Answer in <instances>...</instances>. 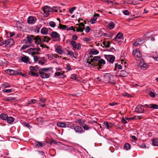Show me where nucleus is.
I'll use <instances>...</instances> for the list:
<instances>
[{
  "label": "nucleus",
  "instance_id": "obj_54",
  "mask_svg": "<svg viewBox=\"0 0 158 158\" xmlns=\"http://www.w3.org/2000/svg\"><path fill=\"white\" fill-rule=\"evenodd\" d=\"M123 13L125 15H129L130 14V13L127 10H124L123 11Z\"/></svg>",
  "mask_w": 158,
  "mask_h": 158
},
{
  "label": "nucleus",
  "instance_id": "obj_56",
  "mask_svg": "<svg viewBox=\"0 0 158 158\" xmlns=\"http://www.w3.org/2000/svg\"><path fill=\"white\" fill-rule=\"evenodd\" d=\"M76 9V7H73L71 8L69 10V12L70 13L72 14L73 13V12L74 10H75Z\"/></svg>",
  "mask_w": 158,
  "mask_h": 158
},
{
  "label": "nucleus",
  "instance_id": "obj_42",
  "mask_svg": "<svg viewBox=\"0 0 158 158\" xmlns=\"http://www.w3.org/2000/svg\"><path fill=\"white\" fill-rule=\"evenodd\" d=\"M36 102V100L35 99H31L28 101L27 103L29 104H33L35 103Z\"/></svg>",
  "mask_w": 158,
  "mask_h": 158
},
{
  "label": "nucleus",
  "instance_id": "obj_20",
  "mask_svg": "<svg viewBox=\"0 0 158 158\" xmlns=\"http://www.w3.org/2000/svg\"><path fill=\"white\" fill-rule=\"evenodd\" d=\"M56 51L60 54H62L63 53V51L62 50L61 47L59 46H57L55 47Z\"/></svg>",
  "mask_w": 158,
  "mask_h": 158
},
{
  "label": "nucleus",
  "instance_id": "obj_25",
  "mask_svg": "<svg viewBox=\"0 0 158 158\" xmlns=\"http://www.w3.org/2000/svg\"><path fill=\"white\" fill-rule=\"evenodd\" d=\"M41 40L42 43L43 42L48 43L49 40H50V39L46 36H41Z\"/></svg>",
  "mask_w": 158,
  "mask_h": 158
},
{
  "label": "nucleus",
  "instance_id": "obj_5",
  "mask_svg": "<svg viewBox=\"0 0 158 158\" xmlns=\"http://www.w3.org/2000/svg\"><path fill=\"white\" fill-rule=\"evenodd\" d=\"M40 50V48L38 47L35 48H31L27 50V52L32 56H33L35 54H38Z\"/></svg>",
  "mask_w": 158,
  "mask_h": 158
},
{
  "label": "nucleus",
  "instance_id": "obj_1",
  "mask_svg": "<svg viewBox=\"0 0 158 158\" xmlns=\"http://www.w3.org/2000/svg\"><path fill=\"white\" fill-rule=\"evenodd\" d=\"M100 58H101L99 56H95L93 59L91 58L90 59L89 58L87 61L85 62V64L87 67H89L90 68H94L95 66L94 63V61H97L98 62L99 60H100Z\"/></svg>",
  "mask_w": 158,
  "mask_h": 158
},
{
  "label": "nucleus",
  "instance_id": "obj_39",
  "mask_svg": "<svg viewBox=\"0 0 158 158\" xmlns=\"http://www.w3.org/2000/svg\"><path fill=\"white\" fill-rule=\"evenodd\" d=\"M123 37L122 34L121 32H119L116 35V38L118 39H121Z\"/></svg>",
  "mask_w": 158,
  "mask_h": 158
},
{
  "label": "nucleus",
  "instance_id": "obj_2",
  "mask_svg": "<svg viewBox=\"0 0 158 158\" xmlns=\"http://www.w3.org/2000/svg\"><path fill=\"white\" fill-rule=\"evenodd\" d=\"M54 9L52 7L48 6H45L42 8L43 11L44 13V15L45 16H48L49 15V13L52 12L54 10L56 12L57 11V10L56 9L57 8L56 7H53Z\"/></svg>",
  "mask_w": 158,
  "mask_h": 158
},
{
  "label": "nucleus",
  "instance_id": "obj_14",
  "mask_svg": "<svg viewBox=\"0 0 158 158\" xmlns=\"http://www.w3.org/2000/svg\"><path fill=\"white\" fill-rule=\"evenodd\" d=\"M133 55L135 57H136L138 58H140L142 56V54L140 51L138 49L133 51Z\"/></svg>",
  "mask_w": 158,
  "mask_h": 158
},
{
  "label": "nucleus",
  "instance_id": "obj_17",
  "mask_svg": "<svg viewBox=\"0 0 158 158\" xmlns=\"http://www.w3.org/2000/svg\"><path fill=\"white\" fill-rule=\"evenodd\" d=\"M36 18L33 16H30L27 19L28 23L31 24H33L35 23Z\"/></svg>",
  "mask_w": 158,
  "mask_h": 158
},
{
  "label": "nucleus",
  "instance_id": "obj_24",
  "mask_svg": "<svg viewBox=\"0 0 158 158\" xmlns=\"http://www.w3.org/2000/svg\"><path fill=\"white\" fill-rule=\"evenodd\" d=\"M140 64L141 69L143 70L146 69L148 67V64H147L144 63L143 61V63L141 61Z\"/></svg>",
  "mask_w": 158,
  "mask_h": 158
},
{
  "label": "nucleus",
  "instance_id": "obj_38",
  "mask_svg": "<svg viewBox=\"0 0 158 158\" xmlns=\"http://www.w3.org/2000/svg\"><path fill=\"white\" fill-rule=\"evenodd\" d=\"M41 33L44 35H46L48 33V30L46 28H43L41 31Z\"/></svg>",
  "mask_w": 158,
  "mask_h": 158
},
{
  "label": "nucleus",
  "instance_id": "obj_27",
  "mask_svg": "<svg viewBox=\"0 0 158 158\" xmlns=\"http://www.w3.org/2000/svg\"><path fill=\"white\" fill-rule=\"evenodd\" d=\"M115 27V24L114 23L111 22L109 23L108 27V28L110 30L113 29Z\"/></svg>",
  "mask_w": 158,
  "mask_h": 158
},
{
  "label": "nucleus",
  "instance_id": "obj_11",
  "mask_svg": "<svg viewBox=\"0 0 158 158\" xmlns=\"http://www.w3.org/2000/svg\"><path fill=\"white\" fill-rule=\"evenodd\" d=\"M77 123H79L80 125L82 126L83 128H89L88 126L85 124V121L83 120L78 119L76 121Z\"/></svg>",
  "mask_w": 158,
  "mask_h": 158
},
{
  "label": "nucleus",
  "instance_id": "obj_30",
  "mask_svg": "<svg viewBox=\"0 0 158 158\" xmlns=\"http://www.w3.org/2000/svg\"><path fill=\"white\" fill-rule=\"evenodd\" d=\"M98 65L99 66V67H100V68H101V66L102 65V64H106V62L103 59L100 58V60H99L98 62Z\"/></svg>",
  "mask_w": 158,
  "mask_h": 158
},
{
  "label": "nucleus",
  "instance_id": "obj_19",
  "mask_svg": "<svg viewBox=\"0 0 158 158\" xmlns=\"http://www.w3.org/2000/svg\"><path fill=\"white\" fill-rule=\"evenodd\" d=\"M99 16V14H95L93 17L90 20V23L92 24L95 23V21L97 20V17Z\"/></svg>",
  "mask_w": 158,
  "mask_h": 158
},
{
  "label": "nucleus",
  "instance_id": "obj_40",
  "mask_svg": "<svg viewBox=\"0 0 158 158\" xmlns=\"http://www.w3.org/2000/svg\"><path fill=\"white\" fill-rule=\"evenodd\" d=\"M149 108L153 109H158V106L156 104H151L149 105Z\"/></svg>",
  "mask_w": 158,
  "mask_h": 158
},
{
  "label": "nucleus",
  "instance_id": "obj_51",
  "mask_svg": "<svg viewBox=\"0 0 158 158\" xmlns=\"http://www.w3.org/2000/svg\"><path fill=\"white\" fill-rule=\"evenodd\" d=\"M23 124L24 126L27 128H29L30 127H31L28 123H26V122H23Z\"/></svg>",
  "mask_w": 158,
  "mask_h": 158
},
{
  "label": "nucleus",
  "instance_id": "obj_23",
  "mask_svg": "<svg viewBox=\"0 0 158 158\" xmlns=\"http://www.w3.org/2000/svg\"><path fill=\"white\" fill-rule=\"evenodd\" d=\"M57 126L59 127H66L67 124L64 122H58L57 124Z\"/></svg>",
  "mask_w": 158,
  "mask_h": 158
},
{
  "label": "nucleus",
  "instance_id": "obj_49",
  "mask_svg": "<svg viewBox=\"0 0 158 158\" xmlns=\"http://www.w3.org/2000/svg\"><path fill=\"white\" fill-rule=\"evenodd\" d=\"M10 86V85L8 83H6L2 85V87L4 88L9 87Z\"/></svg>",
  "mask_w": 158,
  "mask_h": 158
},
{
  "label": "nucleus",
  "instance_id": "obj_36",
  "mask_svg": "<svg viewBox=\"0 0 158 158\" xmlns=\"http://www.w3.org/2000/svg\"><path fill=\"white\" fill-rule=\"evenodd\" d=\"M102 44L106 48L110 47V43L109 41H103Z\"/></svg>",
  "mask_w": 158,
  "mask_h": 158
},
{
  "label": "nucleus",
  "instance_id": "obj_52",
  "mask_svg": "<svg viewBox=\"0 0 158 158\" xmlns=\"http://www.w3.org/2000/svg\"><path fill=\"white\" fill-rule=\"evenodd\" d=\"M11 89H4L2 90L3 92L4 93H10L12 92Z\"/></svg>",
  "mask_w": 158,
  "mask_h": 158
},
{
  "label": "nucleus",
  "instance_id": "obj_10",
  "mask_svg": "<svg viewBox=\"0 0 158 158\" xmlns=\"http://www.w3.org/2000/svg\"><path fill=\"white\" fill-rule=\"evenodd\" d=\"M51 36L52 39H55V41L58 40L60 39V35L57 32L55 31L52 32L51 35Z\"/></svg>",
  "mask_w": 158,
  "mask_h": 158
},
{
  "label": "nucleus",
  "instance_id": "obj_46",
  "mask_svg": "<svg viewBox=\"0 0 158 158\" xmlns=\"http://www.w3.org/2000/svg\"><path fill=\"white\" fill-rule=\"evenodd\" d=\"M35 146L38 148H40L42 147V145L40 142L37 141L35 143Z\"/></svg>",
  "mask_w": 158,
  "mask_h": 158
},
{
  "label": "nucleus",
  "instance_id": "obj_60",
  "mask_svg": "<svg viewBox=\"0 0 158 158\" xmlns=\"http://www.w3.org/2000/svg\"><path fill=\"white\" fill-rule=\"evenodd\" d=\"M34 60L35 62H36L38 60V57L37 56H33Z\"/></svg>",
  "mask_w": 158,
  "mask_h": 158
},
{
  "label": "nucleus",
  "instance_id": "obj_12",
  "mask_svg": "<svg viewBox=\"0 0 158 158\" xmlns=\"http://www.w3.org/2000/svg\"><path fill=\"white\" fill-rule=\"evenodd\" d=\"M70 43L74 48L78 50L81 49V44H80L78 43L77 44L76 42L74 41H71L70 42Z\"/></svg>",
  "mask_w": 158,
  "mask_h": 158
},
{
  "label": "nucleus",
  "instance_id": "obj_15",
  "mask_svg": "<svg viewBox=\"0 0 158 158\" xmlns=\"http://www.w3.org/2000/svg\"><path fill=\"white\" fill-rule=\"evenodd\" d=\"M5 72L6 73L10 75H16L18 74V72L12 69H7L5 70Z\"/></svg>",
  "mask_w": 158,
  "mask_h": 158
},
{
  "label": "nucleus",
  "instance_id": "obj_22",
  "mask_svg": "<svg viewBox=\"0 0 158 158\" xmlns=\"http://www.w3.org/2000/svg\"><path fill=\"white\" fill-rule=\"evenodd\" d=\"M21 60L23 62L26 63L30 62L29 57L26 56L24 55L22 57Z\"/></svg>",
  "mask_w": 158,
  "mask_h": 158
},
{
  "label": "nucleus",
  "instance_id": "obj_48",
  "mask_svg": "<svg viewBox=\"0 0 158 158\" xmlns=\"http://www.w3.org/2000/svg\"><path fill=\"white\" fill-rule=\"evenodd\" d=\"M5 60L3 58L0 59V66L4 64Z\"/></svg>",
  "mask_w": 158,
  "mask_h": 158
},
{
  "label": "nucleus",
  "instance_id": "obj_35",
  "mask_svg": "<svg viewBox=\"0 0 158 158\" xmlns=\"http://www.w3.org/2000/svg\"><path fill=\"white\" fill-rule=\"evenodd\" d=\"M152 144L154 146H158V139H154L152 140Z\"/></svg>",
  "mask_w": 158,
  "mask_h": 158
},
{
  "label": "nucleus",
  "instance_id": "obj_16",
  "mask_svg": "<svg viewBox=\"0 0 158 158\" xmlns=\"http://www.w3.org/2000/svg\"><path fill=\"white\" fill-rule=\"evenodd\" d=\"M40 76L42 78H48L50 76V74L49 73H46L41 71H39V72Z\"/></svg>",
  "mask_w": 158,
  "mask_h": 158
},
{
  "label": "nucleus",
  "instance_id": "obj_7",
  "mask_svg": "<svg viewBox=\"0 0 158 158\" xmlns=\"http://www.w3.org/2000/svg\"><path fill=\"white\" fill-rule=\"evenodd\" d=\"M33 39L35 40V42L37 45H40V46L42 48L44 47V45L42 44L41 37L37 36L33 38Z\"/></svg>",
  "mask_w": 158,
  "mask_h": 158
},
{
  "label": "nucleus",
  "instance_id": "obj_47",
  "mask_svg": "<svg viewBox=\"0 0 158 158\" xmlns=\"http://www.w3.org/2000/svg\"><path fill=\"white\" fill-rule=\"evenodd\" d=\"M66 52H67V54H68V55L70 56H73L74 57H75V56L74 55L73 52H71L70 51L68 50H67L66 51Z\"/></svg>",
  "mask_w": 158,
  "mask_h": 158
},
{
  "label": "nucleus",
  "instance_id": "obj_64",
  "mask_svg": "<svg viewBox=\"0 0 158 158\" xmlns=\"http://www.w3.org/2000/svg\"><path fill=\"white\" fill-rule=\"evenodd\" d=\"M118 103L115 102H112V103H110L109 104V105L111 106H114L115 105H117Z\"/></svg>",
  "mask_w": 158,
  "mask_h": 158
},
{
  "label": "nucleus",
  "instance_id": "obj_18",
  "mask_svg": "<svg viewBox=\"0 0 158 158\" xmlns=\"http://www.w3.org/2000/svg\"><path fill=\"white\" fill-rule=\"evenodd\" d=\"M118 76L121 77H125L127 76V73L124 70H120L118 72Z\"/></svg>",
  "mask_w": 158,
  "mask_h": 158
},
{
  "label": "nucleus",
  "instance_id": "obj_61",
  "mask_svg": "<svg viewBox=\"0 0 158 158\" xmlns=\"http://www.w3.org/2000/svg\"><path fill=\"white\" fill-rule=\"evenodd\" d=\"M40 101L42 103H45L46 101V99L44 98H40Z\"/></svg>",
  "mask_w": 158,
  "mask_h": 158
},
{
  "label": "nucleus",
  "instance_id": "obj_59",
  "mask_svg": "<svg viewBox=\"0 0 158 158\" xmlns=\"http://www.w3.org/2000/svg\"><path fill=\"white\" fill-rule=\"evenodd\" d=\"M90 31V28L88 26H87L86 27L85 29V31L86 33H88Z\"/></svg>",
  "mask_w": 158,
  "mask_h": 158
},
{
  "label": "nucleus",
  "instance_id": "obj_57",
  "mask_svg": "<svg viewBox=\"0 0 158 158\" xmlns=\"http://www.w3.org/2000/svg\"><path fill=\"white\" fill-rule=\"evenodd\" d=\"M18 74H19L20 75L26 78H27L28 76L27 75L24 74H23L21 73H18Z\"/></svg>",
  "mask_w": 158,
  "mask_h": 158
},
{
  "label": "nucleus",
  "instance_id": "obj_43",
  "mask_svg": "<svg viewBox=\"0 0 158 158\" xmlns=\"http://www.w3.org/2000/svg\"><path fill=\"white\" fill-rule=\"evenodd\" d=\"M103 126H104L105 128H109L110 127L108 122L106 121L104 122Z\"/></svg>",
  "mask_w": 158,
  "mask_h": 158
},
{
  "label": "nucleus",
  "instance_id": "obj_13",
  "mask_svg": "<svg viewBox=\"0 0 158 158\" xmlns=\"http://www.w3.org/2000/svg\"><path fill=\"white\" fill-rule=\"evenodd\" d=\"M135 111L136 112L140 113L144 111V106L141 105H138L135 108Z\"/></svg>",
  "mask_w": 158,
  "mask_h": 158
},
{
  "label": "nucleus",
  "instance_id": "obj_21",
  "mask_svg": "<svg viewBox=\"0 0 158 158\" xmlns=\"http://www.w3.org/2000/svg\"><path fill=\"white\" fill-rule=\"evenodd\" d=\"M64 72H58L55 73V75L56 77H58L59 78H63L64 77Z\"/></svg>",
  "mask_w": 158,
  "mask_h": 158
},
{
  "label": "nucleus",
  "instance_id": "obj_29",
  "mask_svg": "<svg viewBox=\"0 0 158 158\" xmlns=\"http://www.w3.org/2000/svg\"><path fill=\"white\" fill-rule=\"evenodd\" d=\"M103 35L106 38L108 39L109 38H112L113 36V34L111 33H105L103 34Z\"/></svg>",
  "mask_w": 158,
  "mask_h": 158
},
{
  "label": "nucleus",
  "instance_id": "obj_44",
  "mask_svg": "<svg viewBox=\"0 0 158 158\" xmlns=\"http://www.w3.org/2000/svg\"><path fill=\"white\" fill-rule=\"evenodd\" d=\"M51 69L50 68H43L42 69H40V71H43L44 72H46L48 71L49 70Z\"/></svg>",
  "mask_w": 158,
  "mask_h": 158
},
{
  "label": "nucleus",
  "instance_id": "obj_34",
  "mask_svg": "<svg viewBox=\"0 0 158 158\" xmlns=\"http://www.w3.org/2000/svg\"><path fill=\"white\" fill-rule=\"evenodd\" d=\"M58 28L62 30H67V29L68 27L65 25H63L60 23Z\"/></svg>",
  "mask_w": 158,
  "mask_h": 158
},
{
  "label": "nucleus",
  "instance_id": "obj_8",
  "mask_svg": "<svg viewBox=\"0 0 158 158\" xmlns=\"http://www.w3.org/2000/svg\"><path fill=\"white\" fill-rule=\"evenodd\" d=\"M104 80L106 83H112L113 80L112 76L110 74H106L104 76Z\"/></svg>",
  "mask_w": 158,
  "mask_h": 158
},
{
  "label": "nucleus",
  "instance_id": "obj_26",
  "mask_svg": "<svg viewBox=\"0 0 158 158\" xmlns=\"http://www.w3.org/2000/svg\"><path fill=\"white\" fill-rule=\"evenodd\" d=\"M33 38H34V36L33 35L27 36L26 38L28 42L29 43H31L32 42V40H34L33 39Z\"/></svg>",
  "mask_w": 158,
  "mask_h": 158
},
{
  "label": "nucleus",
  "instance_id": "obj_6",
  "mask_svg": "<svg viewBox=\"0 0 158 158\" xmlns=\"http://www.w3.org/2000/svg\"><path fill=\"white\" fill-rule=\"evenodd\" d=\"M76 25L77 26L74 28L73 27V30H72L74 31H77V32H83L84 29L85 25L83 23H81L79 24H77Z\"/></svg>",
  "mask_w": 158,
  "mask_h": 158
},
{
  "label": "nucleus",
  "instance_id": "obj_50",
  "mask_svg": "<svg viewBox=\"0 0 158 158\" xmlns=\"http://www.w3.org/2000/svg\"><path fill=\"white\" fill-rule=\"evenodd\" d=\"M151 35L150 33H148L145 34L144 35L143 37L145 38H147L150 37L151 36Z\"/></svg>",
  "mask_w": 158,
  "mask_h": 158
},
{
  "label": "nucleus",
  "instance_id": "obj_62",
  "mask_svg": "<svg viewBox=\"0 0 158 158\" xmlns=\"http://www.w3.org/2000/svg\"><path fill=\"white\" fill-rule=\"evenodd\" d=\"M66 69H67L68 71H69L71 70V69L70 65L69 64H66Z\"/></svg>",
  "mask_w": 158,
  "mask_h": 158
},
{
  "label": "nucleus",
  "instance_id": "obj_33",
  "mask_svg": "<svg viewBox=\"0 0 158 158\" xmlns=\"http://www.w3.org/2000/svg\"><path fill=\"white\" fill-rule=\"evenodd\" d=\"M14 118L13 117H8L7 118L6 120H7V122L8 123H11L14 122Z\"/></svg>",
  "mask_w": 158,
  "mask_h": 158
},
{
  "label": "nucleus",
  "instance_id": "obj_58",
  "mask_svg": "<svg viewBox=\"0 0 158 158\" xmlns=\"http://www.w3.org/2000/svg\"><path fill=\"white\" fill-rule=\"evenodd\" d=\"M149 95L151 97L153 98H154L155 96V94L152 92H150Z\"/></svg>",
  "mask_w": 158,
  "mask_h": 158
},
{
  "label": "nucleus",
  "instance_id": "obj_63",
  "mask_svg": "<svg viewBox=\"0 0 158 158\" xmlns=\"http://www.w3.org/2000/svg\"><path fill=\"white\" fill-rule=\"evenodd\" d=\"M133 118V120L134 119H140L141 118L140 117H139V116H135L133 117H132Z\"/></svg>",
  "mask_w": 158,
  "mask_h": 158
},
{
  "label": "nucleus",
  "instance_id": "obj_37",
  "mask_svg": "<svg viewBox=\"0 0 158 158\" xmlns=\"http://www.w3.org/2000/svg\"><path fill=\"white\" fill-rule=\"evenodd\" d=\"M130 145L128 143H125L124 146V149L126 150H128L131 148Z\"/></svg>",
  "mask_w": 158,
  "mask_h": 158
},
{
  "label": "nucleus",
  "instance_id": "obj_45",
  "mask_svg": "<svg viewBox=\"0 0 158 158\" xmlns=\"http://www.w3.org/2000/svg\"><path fill=\"white\" fill-rule=\"evenodd\" d=\"M49 26L51 27H54L56 26V23L54 22L51 21L49 23Z\"/></svg>",
  "mask_w": 158,
  "mask_h": 158
},
{
  "label": "nucleus",
  "instance_id": "obj_31",
  "mask_svg": "<svg viewBox=\"0 0 158 158\" xmlns=\"http://www.w3.org/2000/svg\"><path fill=\"white\" fill-rule=\"evenodd\" d=\"M106 56L109 58V61L110 62L113 63L114 62L115 60V57L113 56Z\"/></svg>",
  "mask_w": 158,
  "mask_h": 158
},
{
  "label": "nucleus",
  "instance_id": "obj_55",
  "mask_svg": "<svg viewBox=\"0 0 158 158\" xmlns=\"http://www.w3.org/2000/svg\"><path fill=\"white\" fill-rule=\"evenodd\" d=\"M47 56L48 59L50 60H52L53 58L52 54H48L47 55Z\"/></svg>",
  "mask_w": 158,
  "mask_h": 158
},
{
  "label": "nucleus",
  "instance_id": "obj_3",
  "mask_svg": "<svg viewBox=\"0 0 158 158\" xmlns=\"http://www.w3.org/2000/svg\"><path fill=\"white\" fill-rule=\"evenodd\" d=\"M30 71L28 72V74L34 76L38 77L39 76V74L38 73H35L37 71L39 70V68L37 65L35 66H31L29 67Z\"/></svg>",
  "mask_w": 158,
  "mask_h": 158
},
{
  "label": "nucleus",
  "instance_id": "obj_53",
  "mask_svg": "<svg viewBox=\"0 0 158 158\" xmlns=\"http://www.w3.org/2000/svg\"><path fill=\"white\" fill-rule=\"evenodd\" d=\"M29 46V45L27 46L26 45H23L21 48L20 50H23L24 49H26Z\"/></svg>",
  "mask_w": 158,
  "mask_h": 158
},
{
  "label": "nucleus",
  "instance_id": "obj_9",
  "mask_svg": "<svg viewBox=\"0 0 158 158\" xmlns=\"http://www.w3.org/2000/svg\"><path fill=\"white\" fill-rule=\"evenodd\" d=\"M145 41V39L143 38H140L136 40L134 43V45L135 46H139L142 45Z\"/></svg>",
  "mask_w": 158,
  "mask_h": 158
},
{
  "label": "nucleus",
  "instance_id": "obj_41",
  "mask_svg": "<svg viewBox=\"0 0 158 158\" xmlns=\"http://www.w3.org/2000/svg\"><path fill=\"white\" fill-rule=\"evenodd\" d=\"M77 133H81L84 132V131L83 129H74Z\"/></svg>",
  "mask_w": 158,
  "mask_h": 158
},
{
  "label": "nucleus",
  "instance_id": "obj_32",
  "mask_svg": "<svg viewBox=\"0 0 158 158\" xmlns=\"http://www.w3.org/2000/svg\"><path fill=\"white\" fill-rule=\"evenodd\" d=\"M8 117L7 115L6 114H2L0 115L1 118L3 120H6Z\"/></svg>",
  "mask_w": 158,
  "mask_h": 158
},
{
  "label": "nucleus",
  "instance_id": "obj_4",
  "mask_svg": "<svg viewBox=\"0 0 158 158\" xmlns=\"http://www.w3.org/2000/svg\"><path fill=\"white\" fill-rule=\"evenodd\" d=\"M14 44V40L12 39H9L7 40H4L3 41H0V46L6 44V46L10 47Z\"/></svg>",
  "mask_w": 158,
  "mask_h": 158
},
{
  "label": "nucleus",
  "instance_id": "obj_28",
  "mask_svg": "<svg viewBox=\"0 0 158 158\" xmlns=\"http://www.w3.org/2000/svg\"><path fill=\"white\" fill-rule=\"evenodd\" d=\"M89 52L91 54L97 55L99 53V52L95 49H93L90 50Z\"/></svg>",
  "mask_w": 158,
  "mask_h": 158
}]
</instances>
